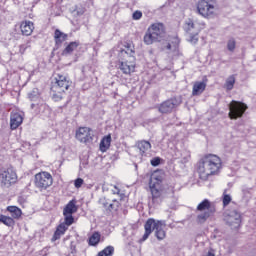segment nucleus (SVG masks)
Listing matches in <instances>:
<instances>
[{"instance_id":"nucleus-38","label":"nucleus","mask_w":256,"mask_h":256,"mask_svg":"<svg viewBox=\"0 0 256 256\" xmlns=\"http://www.w3.org/2000/svg\"><path fill=\"white\" fill-rule=\"evenodd\" d=\"M150 164L152 167H159L161 165V158L160 157H154L151 159Z\"/></svg>"},{"instance_id":"nucleus-31","label":"nucleus","mask_w":256,"mask_h":256,"mask_svg":"<svg viewBox=\"0 0 256 256\" xmlns=\"http://www.w3.org/2000/svg\"><path fill=\"white\" fill-rule=\"evenodd\" d=\"M73 223H75V218L73 217V214L64 215V222L62 224L69 228L71 227V225H73Z\"/></svg>"},{"instance_id":"nucleus-35","label":"nucleus","mask_w":256,"mask_h":256,"mask_svg":"<svg viewBox=\"0 0 256 256\" xmlns=\"http://www.w3.org/2000/svg\"><path fill=\"white\" fill-rule=\"evenodd\" d=\"M236 45H237V42L235 41V39L233 38L229 39L227 42L228 51H231V53H233V51H235Z\"/></svg>"},{"instance_id":"nucleus-19","label":"nucleus","mask_w":256,"mask_h":256,"mask_svg":"<svg viewBox=\"0 0 256 256\" xmlns=\"http://www.w3.org/2000/svg\"><path fill=\"white\" fill-rule=\"evenodd\" d=\"M67 37H69V35L61 32V30H59V29L55 30L54 41H55L56 49H59V47H61V45H63L64 41H67Z\"/></svg>"},{"instance_id":"nucleus-23","label":"nucleus","mask_w":256,"mask_h":256,"mask_svg":"<svg viewBox=\"0 0 256 256\" xmlns=\"http://www.w3.org/2000/svg\"><path fill=\"white\" fill-rule=\"evenodd\" d=\"M111 147V135L104 136L100 141V151L105 153Z\"/></svg>"},{"instance_id":"nucleus-1","label":"nucleus","mask_w":256,"mask_h":256,"mask_svg":"<svg viewBox=\"0 0 256 256\" xmlns=\"http://www.w3.org/2000/svg\"><path fill=\"white\" fill-rule=\"evenodd\" d=\"M119 59V69L124 75L135 73V46L131 43H125L117 49Z\"/></svg>"},{"instance_id":"nucleus-16","label":"nucleus","mask_w":256,"mask_h":256,"mask_svg":"<svg viewBox=\"0 0 256 256\" xmlns=\"http://www.w3.org/2000/svg\"><path fill=\"white\" fill-rule=\"evenodd\" d=\"M23 124V115L19 112H11L10 114V129L15 131Z\"/></svg>"},{"instance_id":"nucleus-5","label":"nucleus","mask_w":256,"mask_h":256,"mask_svg":"<svg viewBox=\"0 0 256 256\" xmlns=\"http://www.w3.org/2000/svg\"><path fill=\"white\" fill-rule=\"evenodd\" d=\"M163 174L161 172H155L152 174L149 182V187L152 196V203H159L157 200L161 199V195H163Z\"/></svg>"},{"instance_id":"nucleus-37","label":"nucleus","mask_w":256,"mask_h":256,"mask_svg":"<svg viewBox=\"0 0 256 256\" xmlns=\"http://www.w3.org/2000/svg\"><path fill=\"white\" fill-rule=\"evenodd\" d=\"M77 255V246L75 245V242L70 243V253L68 256H76Z\"/></svg>"},{"instance_id":"nucleus-27","label":"nucleus","mask_w":256,"mask_h":256,"mask_svg":"<svg viewBox=\"0 0 256 256\" xmlns=\"http://www.w3.org/2000/svg\"><path fill=\"white\" fill-rule=\"evenodd\" d=\"M99 241H101V234L99 232H94L89 238V245L91 247H97Z\"/></svg>"},{"instance_id":"nucleus-15","label":"nucleus","mask_w":256,"mask_h":256,"mask_svg":"<svg viewBox=\"0 0 256 256\" xmlns=\"http://www.w3.org/2000/svg\"><path fill=\"white\" fill-rule=\"evenodd\" d=\"M179 43V37H171L167 45L163 47V50L166 51L168 55H177V53H179Z\"/></svg>"},{"instance_id":"nucleus-21","label":"nucleus","mask_w":256,"mask_h":256,"mask_svg":"<svg viewBox=\"0 0 256 256\" xmlns=\"http://www.w3.org/2000/svg\"><path fill=\"white\" fill-rule=\"evenodd\" d=\"M67 229L69 228L65 224L63 223L59 224L56 228V231L54 232L52 241H58V239H61V236L65 235Z\"/></svg>"},{"instance_id":"nucleus-9","label":"nucleus","mask_w":256,"mask_h":256,"mask_svg":"<svg viewBox=\"0 0 256 256\" xmlns=\"http://www.w3.org/2000/svg\"><path fill=\"white\" fill-rule=\"evenodd\" d=\"M34 183L37 189L45 191V189L53 185V176L49 172H40L35 175Z\"/></svg>"},{"instance_id":"nucleus-32","label":"nucleus","mask_w":256,"mask_h":256,"mask_svg":"<svg viewBox=\"0 0 256 256\" xmlns=\"http://www.w3.org/2000/svg\"><path fill=\"white\" fill-rule=\"evenodd\" d=\"M98 203L107 212V210L109 209V203H111V200L107 199L106 197H102L99 199Z\"/></svg>"},{"instance_id":"nucleus-41","label":"nucleus","mask_w":256,"mask_h":256,"mask_svg":"<svg viewBox=\"0 0 256 256\" xmlns=\"http://www.w3.org/2000/svg\"><path fill=\"white\" fill-rule=\"evenodd\" d=\"M29 43L27 44H22L19 47V53H21V55H23L25 53V51H27V49H29Z\"/></svg>"},{"instance_id":"nucleus-44","label":"nucleus","mask_w":256,"mask_h":256,"mask_svg":"<svg viewBox=\"0 0 256 256\" xmlns=\"http://www.w3.org/2000/svg\"><path fill=\"white\" fill-rule=\"evenodd\" d=\"M35 107H37V105L35 103L31 104V109H35Z\"/></svg>"},{"instance_id":"nucleus-30","label":"nucleus","mask_w":256,"mask_h":256,"mask_svg":"<svg viewBox=\"0 0 256 256\" xmlns=\"http://www.w3.org/2000/svg\"><path fill=\"white\" fill-rule=\"evenodd\" d=\"M233 87H235V75L229 76L225 82V88L227 91H232Z\"/></svg>"},{"instance_id":"nucleus-14","label":"nucleus","mask_w":256,"mask_h":256,"mask_svg":"<svg viewBox=\"0 0 256 256\" xmlns=\"http://www.w3.org/2000/svg\"><path fill=\"white\" fill-rule=\"evenodd\" d=\"M181 102L177 98H171L160 104L158 111L162 114L172 113L175 107H179Z\"/></svg>"},{"instance_id":"nucleus-20","label":"nucleus","mask_w":256,"mask_h":256,"mask_svg":"<svg viewBox=\"0 0 256 256\" xmlns=\"http://www.w3.org/2000/svg\"><path fill=\"white\" fill-rule=\"evenodd\" d=\"M205 89H207V83L197 81L193 85L192 95H194V96L201 95V93H203V91H205Z\"/></svg>"},{"instance_id":"nucleus-10","label":"nucleus","mask_w":256,"mask_h":256,"mask_svg":"<svg viewBox=\"0 0 256 256\" xmlns=\"http://www.w3.org/2000/svg\"><path fill=\"white\" fill-rule=\"evenodd\" d=\"M229 117L230 119H241L243 115H245V111H247V104L241 101L233 100L229 105Z\"/></svg>"},{"instance_id":"nucleus-34","label":"nucleus","mask_w":256,"mask_h":256,"mask_svg":"<svg viewBox=\"0 0 256 256\" xmlns=\"http://www.w3.org/2000/svg\"><path fill=\"white\" fill-rule=\"evenodd\" d=\"M50 94L52 95V99L53 101H61V99H63V92H55L52 90V88L50 89Z\"/></svg>"},{"instance_id":"nucleus-22","label":"nucleus","mask_w":256,"mask_h":256,"mask_svg":"<svg viewBox=\"0 0 256 256\" xmlns=\"http://www.w3.org/2000/svg\"><path fill=\"white\" fill-rule=\"evenodd\" d=\"M73 213H77V205L75 204V200L69 201L63 210V215H73Z\"/></svg>"},{"instance_id":"nucleus-33","label":"nucleus","mask_w":256,"mask_h":256,"mask_svg":"<svg viewBox=\"0 0 256 256\" xmlns=\"http://www.w3.org/2000/svg\"><path fill=\"white\" fill-rule=\"evenodd\" d=\"M28 98L30 101H37V99H39V89L34 88L30 93H28Z\"/></svg>"},{"instance_id":"nucleus-25","label":"nucleus","mask_w":256,"mask_h":256,"mask_svg":"<svg viewBox=\"0 0 256 256\" xmlns=\"http://www.w3.org/2000/svg\"><path fill=\"white\" fill-rule=\"evenodd\" d=\"M199 31V28H197V23L193 22V20L188 19L185 21L184 24V31H186V33H191L192 31Z\"/></svg>"},{"instance_id":"nucleus-24","label":"nucleus","mask_w":256,"mask_h":256,"mask_svg":"<svg viewBox=\"0 0 256 256\" xmlns=\"http://www.w3.org/2000/svg\"><path fill=\"white\" fill-rule=\"evenodd\" d=\"M7 211L11 214L12 219H19L23 212L17 206H8Z\"/></svg>"},{"instance_id":"nucleus-6","label":"nucleus","mask_w":256,"mask_h":256,"mask_svg":"<svg viewBox=\"0 0 256 256\" xmlns=\"http://www.w3.org/2000/svg\"><path fill=\"white\" fill-rule=\"evenodd\" d=\"M196 211L200 212V214H198L196 217V223H198V225H203V223H206L207 219L213 215V209H211V201H209V199H204L198 204Z\"/></svg>"},{"instance_id":"nucleus-4","label":"nucleus","mask_w":256,"mask_h":256,"mask_svg":"<svg viewBox=\"0 0 256 256\" xmlns=\"http://www.w3.org/2000/svg\"><path fill=\"white\" fill-rule=\"evenodd\" d=\"M167 31L165 30V24L156 22L150 25L144 35L145 45H153V43L161 42L165 39Z\"/></svg>"},{"instance_id":"nucleus-11","label":"nucleus","mask_w":256,"mask_h":256,"mask_svg":"<svg viewBox=\"0 0 256 256\" xmlns=\"http://www.w3.org/2000/svg\"><path fill=\"white\" fill-rule=\"evenodd\" d=\"M224 221L231 229H239V227H241V213L237 210L226 212Z\"/></svg>"},{"instance_id":"nucleus-42","label":"nucleus","mask_w":256,"mask_h":256,"mask_svg":"<svg viewBox=\"0 0 256 256\" xmlns=\"http://www.w3.org/2000/svg\"><path fill=\"white\" fill-rule=\"evenodd\" d=\"M112 193L113 195H120L121 190L119 189V187L114 186V189H112Z\"/></svg>"},{"instance_id":"nucleus-12","label":"nucleus","mask_w":256,"mask_h":256,"mask_svg":"<svg viewBox=\"0 0 256 256\" xmlns=\"http://www.w3.org/2000/svg\"><path fill=\"white\" fill-rule=\"evenodd\" d=\"M76 139L80 143H91L93 141V130L89 127H80L76 131Z\"/></svg>"},{"instance_id":"nucleus-28","label":"nucleus","mask_w":256,"mask_h":256,"mask_svg":"<svg viewBox=\"0 0 256 256\" xmlns=\"http://www.w3.org/2000/svg\"><path fill=\"white\" fill-rule=\"evenodd\" d=\"M119 207H121V203L117 199H113L112 202L109 203L106 213H112V211H119Z\"/></svg>"},{"instance_id":"nucleus-13","label":"nucleus","mask_w":256,"mask_h":256,"mask_svg":"<svg viewBox=\"0 0 256 256\" xmlns=\"http://www.w3.org/2000/svg\"><path fill=\"white\" fill-rule=\"evenodd\" d=\"M197 10L202 17H211L215 11V6L210 4L207 0H201L198 2Z\"/></svg>"},{"instance_id":"nucleus-17","label":"nucleus","mask_w":256,"mask_h":256,"mask_svg":"<svg viewBox=\"0 0 256 256\" xmlns=\"http://www.w3.org/2000/svg\"><path fill=\"white\" fill-rule=\"evenodd\" d=\"M136 147L141 157H147L149 151H151V142L147 140H140L136 142Z\"/></svg>"},{"instance_id":"nucleus-18","label":"nucleus","mask_w":256,"mask_h":256,"mask_svg":"<svg viewBox=\"0 0 256 256\" xmlns=\"http://www.w3.org/2000/svg\"><path fill=\"white\" fill-rule=\"evenodd\" d=\"M34 29L35 25L31 21H23L20 25L22 35H25L26 37L32 35Z\"/></svg>"},{"instance_id":"nucleus-40","label":"nucleus","mask_w":256,"mask_h":256,"mask_svg":"<svg viewBox=\"0 0 256 256\" xmlns=\"http://www.w3.org/2000/svg\"><path fill=\"white\" fill-rule=\"evenodd\" d=\"M83 183H84L83 178H77V179L74 181V187H75L76 189H80V187L83 186Z\"/></svg>"},{"instance_id":"nucleus-2","label":"nucleus","mask_w":256,"mask_h":256,"mask_svg":"<svg viewBox=\"0 0 256 256\" xmlns=\"http://www.w3.org/2000/svg\"><path fill=\"white\" fill-rule=\"evenodd\" d=\"M221 169V158L215 154L204 156L198 164V173L202 181H207L211 175H217Z\"/></svg>"},{"instance_id":"nucleus-46","label":"nucleus","mask_w":256,"mask_h":256,"mask_svg":"<svg viewBox=\"0 0 256 256\" xmlns=\"http://www.w3.org/2000/svg\"><path fill=\"white\" fill-rule=\"evenodd\" d=\"M42 107H44V108H45V105H42Z\"/></svg>"},{"instance_id":"nucleus-7","label":"nucleus","mask_w":256,"mask_h":256,"mask_svg":"<svg viewBox=\"0 0 256 256\" xmlns=\"http://www.w3.org/2000/svg\"><path fill=\"white\" fill-rule=\"evenodd\" d=\"M17 183V172L13 168H1L0 169V187H6L9 189L11 185Z\"/></svg>"},{"instance_id":"nucleus-26","label":"nucleus","mask_w":256,"mask_h":256,"mask_svg":"<svg viewBox=\"0 0 256 256\" xmlns=\"http://www.w3.org/2000/svg\"><path fill=\"white\" fill-rule=\"evenodd\" d=\"M79 47V42L78 41H74V42H70L65 49L62 51V55H71V53H73V51L75 49H77Z\"/></svg>"},{"instance_id":"nucleus-29","label":"nucleus","mask_w":256,"mask_h":256,"mask_svg":"<svg viewBox=\"0 0 256 256\" xmlns=\"http://www.w3.org/2000/svg\"><path fill=\"white\" fill-rule=\"evenodd\" d=\"M0 223H3L7 227H13L15 225V220L12 217L1 215L0 216Z\"/></svg>"},{"instance_id":"nucleus-36","label":"nucleus","mask_w":256,"mask_h":256,"mask_svg":"<svg viewBox=\"0 0 256 256\" xmlns=\"http://www.w3.org/2000/svg\"><path fill=\"white\" fill-rule=\"evenodd\" d=\"M231 201H232L231 195L225 194V192H224L223 197H222V203H223L224 207H227V205H229V203H231Z\"/></svg>"},{"instance_id":"nucleus-8","label":"nucleus","mask_w":256,"mask_h":256,"mask_svg":"<svg viewBox=\"0 0 256 256\" xmlns=\"http://www.w3.org/2000/svg\"><path fill=\"white\" fill-rule=\"evenodd\" d=\"M52 91L58 93H65V91H69V87H71V81L69 78L63 74H56L54 80L52 81Z\"/></svg>"},{"instance_id":"nucleus-3","label":"nucleus","mask_w":256,"mask_h":256,"mask_svg":"<svg viewBox=\"0 0 256 256\" xmlns=\"http://www.w3.org/2000/svg\"><path fill=\"white\" fill-rule=\"evenodd\" d=\"M165 225V221L163 220L149 218L144 225L145 233L143 235V240L146 241V239H149V235L155 231V237L158 239V241H163V239L167 237Z\"/></svg>"},{"instance_id":"nucleus-43","label":"nucleus","mask_w":256,"mask_h":256,"mask_svg":"<svg viewBox=\"0 0 256 256\" xmlns=\"http://www.w3.org/2000/svg\"><path fill=\"white\" fill-rule=\"evenodd\" d=\"M197 41H199V38H197V35L190 36V43H197Z\"/></svg>"},{"instance_id":"nucleus-39","label":"nucleus","mask_w":256,"mask_h":256,"mask_svg":"<svg viewBox=\"0 0 256 256\" xmlns=\"http://www.w3.org/2000/svg\"><path fill=\"white\" fill-rule=\"evenodd\" d=\"M141 17H143V12L136 10L133 15H132V19H134V21H139V19H141Z\"/></svg>"},{"instance_id":"nucleus-45","label":"nucleus","mask_w":256,"mask_h":256,"mask_svg":"<svg viewBox=\"0 0 256 256\" xmlns=\"http://www.w3.org/2000/svg\"><path fill=\"white\" fill-rule=\"evenodd\" d=\"M187 161H188L187 158H185L184 163H187Z\"/></svg>"}]
</instances>
